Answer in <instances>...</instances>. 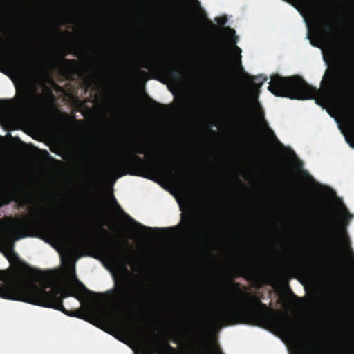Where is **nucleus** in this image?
<instances>
[{
    "mask_svg": "<svg viewBox=\"0 0 354 354\" xmlns=\"http://www.w3.org/2000/svg\"><path fill=\"white\" fill-rule=\"evenodd\" d=\"M189 344L180 350L171 346L167 340L158 341L156 352L158 354H224L216 342H202L207 339V333L197 329L194 330Z\"/></svg>",
    "mask_w": 354,
    "mask_h": 354,
    "instance_id": "8",
    "label": "nucleus"
},
{
    "mask_svg": "<svg viewBox=\"0 0 354 354\" xmlns=\"http://www.w3.org/2000/svg\"><path fill=\"white\" fill-rule=\"evenodd\" d=\"M8 261L11 267L0 271V297L39 306L36 304L37 301L48 299L43 295V292L48 294L58 287L54 285L52 279L41 272L35 276L40 286L30 281L28 274L30 268L15 254L8 258Z\"/></svg>",
    "mask_w": 354,
    "mask_h": 354,
    "instance_id": "2",
    "label": "nucleus"
},
{
    "mask_svg": "<svg viewBox=\"0 0 354 354\" xmlns=\"http://www.w3.org/2000/svg\"><path fill=\"white\" fill-rule=\"evenodd\" d=\"M194 220L192 216H188L185 221H184V227L187 232H193L194 230Z\"/></svg>",
    "mask_w": 354,
    "mask_h": 354,
    "instance_id": "19",
    "label": "nucleus"
},
{
    "mask_svg": "<svg viewBox=\"0 0 354 354\" xmlns=\"http://www.w3.org/2000/svg\"><path fill=\"white\" fill-rule=\"evenodd\" d=\"M270 79L268 89L275 96L299 100L315 99L319 104L316 97L321 94V91L308 84L301 77H284L274 74Z\"/></svg>",
    "mask_w": 354,
    "mask_h": 354,
    "instance_id": "6",
    "label": "nucleus"
},
{
    "mask_svg": "<svg viewBox=\"0 0 354 354\" xmlns=\"http://www.w3.org/2000/svg\"><path fill=\"white\" fill-rule=\"evenodd\" d=\"M245 75L251 80H256L258 83L253 82V84L256 86L257 88H260L262 86L263 83L267 81L268 78L266 76L263 75H259L257 76H250L248 73H245Z\"/></svg>",
    "mask_w": 354,
    "mask_h": 354,
    "instance_id": "17",
    "label": "nucleus"
},
{
    "mask_svg": "<svg viewBox=\"0 0 354 354\" xmlns=\"http://www.w3.org/2000/svg\"><path fill=\"white\" fill-rule=\"evenodd\" d=\"M120 211L127 219H129L133 224L136 225L138 227L143 229L145 230H147V231H151L153 230L151 227L144 226L143 225L137 222L136 220L131 218L128 214L124 213V212L123 210L120 209Z\"/></svg>",
    "mask_w": 354,
    "mask_h": 354,
    "instance_id": "18",
    "label": "nucleus"
},
{
    "mask_svg": "<svg viewBox=\"0 0 354 354\" xmlns=\"http://www.w3.org/2000/svg\"><path fill=\"white\" fill-rule=\"evenodd\" d=\"M233 52L235 57V61L239 64L240 67H241V49L237 46L236 44L233 46Z\"/></svg>",
    "mask_w": 354,
    "mask_h": 354,
    "instance_id": "20",
    "label": "nucleus"
},
{
    "mask_svg": "<svg viewBox=\"0 0 354 354\" xmlns=\"http://www.w3.org/2000/svg\"><path fill=\"white\" fill-rule=\"evenodd\" d=\"M40 210L41 211L42 213H46V210L43 207H40Z\"/></svg>",
    "mask_w": 354,
    "mask_h": 354,
    "instance_id": "31",
    "label": "nucleus"
},
{
    "mask_svg": "<svg viewBox=\"0 0 354 354\" xmlns=\"http://www.w3.org/2000/svg\"><path fill=\"white\" fill-rule=\"evenodd\" d=\"M212 234H213L212 227H208V230L206 232V236L207 238H209L212 236Z\"/></svg>",
    "mask_w": 354,
    "mask_h": 354,
    "instance_id": "26",
    "label": "nucleus"
},
{
    "mask_svg": "<svg viewBox=\"0 0 354 354\" xmlns=\"http://www.w3.org/2000/svg\"><path fill=\"white\" fill-rule=\"evenodd\" d=\"M0 104H1L2 105H3V102L2 100H0Z\"/></svg>",
    "mask_w": 354,
    "mask_h": 354,
    "instance_id": "34",
    "label": "nucleus"
},
{
    "mask_svg": "<svg viewBox=\"0 0 354 354\" xmlns=\"http://www.w3.org/2000/svg\"><path fill=\"white\" fill-rule=\"evenodd\" d=\"M227 288L236 292L242 301L225 305L214 311L211 316L213 325L252 324L263 326L288 337L295 334L296 324L288 314L269 308L258 297L243 290L239 283L230 281Z\"/></svg>",
    "mask_w": 354,
    "mask_h": 354,
    "instance_id": "1",
    "label": "nucleus"
},
{
    "mask_svg": "<svg viewBox=\"0 0 354 354\" xmlns=\"http://www.w3.org/2000/svg\"><path fill=\"white\" fill-rule=\"evenodd\" d=\"M17 107L27 113H44L46 111L44 97L37 92L32 84H24L17 91Z\"/></svg>",
    "mask_w": 354,
    "mask_h": 354,
    "instance_id": "10",
    "label": "nucleus"
},
{
    "mask_svg": "<svg viewBox=\"0 0 354 354\" xmlns=\"http://www.w3.org/2000/svg\"><path fill=\"white\" fill-rule=\"evenodd\" d=\"M217 22H218L220 25L223 26V25H224V24H225V22H226V19H218V20H217Z\"/></svg>",
    "mask_w": 354,
    "mask_h": 354,
    "instance_id": "28",
    "label": "nucleus"
},
{
    "mask_svg": "<svg viewBox=\"0 0 354 354\" xmlns=\"http://www.w3.org/2000/svg\"><path fill=\"white\" fill-rule=\"evenodd\" d=\"M100 231L104 234H106V235H109V232L104 227H100Z\"/></svg>",
    "mask_w": 354,
    "mask_h": 354,
    "instance_id": "29",
    "label": "nucleus"
},
{
    "mask_svg": "<svg viewBox=\"0 0 354 354\" xmlns=\"http://www.w3.org/2000/svg\"><path fill=\"white\" fill-rule=\"evenodd\" d=\"M11 221V238L15 241L32 236L36 228L41 230L48 240L59 245L68 241L79 245L80 239L85 238L79 233L77 223L71 221L59 220L55 225H51L48 222L35 220L29 215L12 218Z\"/></svg>",
    "mask_w": 354,
    "mask_h": 354,
    "instance_id": "4",
    "label": "nucleus"
},
{
    "mask_svg": "<svg viewBox=\"0 0 354 354\" xmlns=\"http://www.w3.org/2000/svg\"><path fill=\"white\" fill-rule=\"evenodd\" d=\"M335 32L336 28L331 20L317 19L315 21L313 31L315 39H312L310 32H308V38L310 40V43L314 46L319 47L320 44L327 46L335 55L336 48L333 38Z\"/></svg>",
    "mask_w": 354,
    "mask_h": 354,
    "instance_id": "11",
    "label": "nucleus"
},
{
    "mask_svg": "<svg viewBox=\"0 0 354 354\" xmlns=\"http://www.w3.org/2000/svg\"><path fill=\"white\" fill-rule=\"evenodd\" d=\"M151 108L156 111H160L159 108L162 106V105L153 100H151Z\"/></svg>",
    "mask_w": 354,
    "mask_h": 354,
    "instance_id": "22",
    "label": "nucleus"
},
{
    "mask_svg": "<svg viewBox=\"0 0 354 354\" xmlns=\"http://www.w3.org/2000/svg\"><path fill=\"white\" fill-rule=\"evenodd\" d=\"M326 231L325 236L326 239L333 244L341 243L345 245L350 250L349 244L346 243L344 235L346 234L345 229L337 224L333 216H329L326 223Z\"/></svg>",
    "mask_w": 354,
    "mask_h": 354,
    "instance_id": "13",
    "label": "nucleus"
},
{
    "mask_svg": "<svg viewBox=\"0 0 354 354\" xmlns=\"http://www.w3.org/2000/svg\"><path fill=\"white\" fill-rule=\"evenodd\" d=\"M12 201H15L19 207H24L31 203V199L29 196H19L16 191H3L0 194V207L8 205Z\"/></svg>",
    "mask_w": 354,
    "mask_h": 354,
    "instance_id": "15",
    "label": "nucleus"
},
{
    "mask_svg": "<svg viewBox=\"0 0 354 354\" xmlns=\"http://www.w3.org/2000/svg\"><path fill=\"white\" fill-rule=\"evenodd\" d=\"M149 297L146 294H141L140 297L133 299V304L139 307L146 308L149 304Z\"/></svg>",
    "mask_w": 354,
    "mask_h": 354,
    "instance_id": "16",
    "label": "nucleus"
},
{
    "mask_svg": "<svg viewBox=\"0 0 354 354\" xmlns=\"http://www.w3.org/2000/svg\"><path fill=\"white\" fill-rule=\"evenodd\" d=\"M259 116L261 118H263V117H264V114L261 110H260Z\"/></svg>",
    "mask_w": 354,
    "mask_h": 354,
    "instance_id": "30",
    "label": "nucleus"
},
{
    "mask_svg": "<svg viewBox=\"0 0 354 354\" xmlns=\"http://www.w3.org/2000/svg\"><path fill=\"white\" fill-rule=\"evenodd\" d=\"M207 24L209 25V26H210V28L213 30H216L217 29V26L216 25H214L212 21H207Z\"/></svg>",
    "mask_w": 354,
    "mask_h": 354,
    "instance_id": "27",
    "label": "nucleus"
},
{
    "mask_svg": "<svg viewBox=\"0 0 354 354\" xmlns=\"http://www.w3.org/2000/svg\"><path fill=\"white\" fill-rule=\"evenodd\" d=\"M71 279L74 283L71 282L58 285L57 288H55L53 292L48 294L43 292L44 295L47 296V297H48V299L39 300V301H37V304H39V306L59 310L68 316L76 317L86 320V316L82 310L79 309L68 311L63 306V300L66 297H73L82 302L83 294H94L93 292L88 290L85 286L77 279L75 275H73Z\"/></svg>",
    "mask_w": 354,
    "mask_h": 354,
    "instance_id": "7",
    "label": "nucleus"
},
{
    "mask_svg": "<svg viewBox=\"0 0 354 354\" xmlns=\"http://www.w3.org/2000/svg\"><path fill=\"white\" fill-rule=\"evenodd\" d=\"M168 230V229H167V228L161 229V230H164V231H165V230Z\"/></svg>",
    "mask_w": 354,
    "mask_h": 354,
    "instance_id": "36",
    "label": "nucleus"
},
{
    "mask_svg": "<svg viewBox=\"0 0 354 354\" xmlns=\"http://www.w3.org/2000/svg\"><path fill=\"white\" fill-rule=\"evenodd\" d=\"M131 149V152L124 160H118L110 167V171L117 178L129 173L153 180L156 178H168L180 183L186 182L185 174L176 167H169L162 162H148L138 156L149 155L153 160H159L162 155L158 148L137 141Z\"/></svg>",
    "mask_w": 354,
    "mask_h": 354,
    "instance_id": "3",
    "label": "nucleus"
},
{
    "mask_svg": "<svg viewBox=\"0 0 354 354\" xmlns=\"http://www.w3.org/2000/svg\"><path fill=\"white\" fill-rule=\"evenodd\" d=\"M265 125L266 126V131H267V134H268V136L269 137V138H270L271 140H277V138L274 133V131L270 129L266 122L265 121H263Z\"/></svg>",
    "mask_w": 354,
    "mask_h": 354,
    "instance_id": "21",
    "label": "nucleus"
},
{
    "mask_svg": "<svg viewBox=\"0 0 354 354\" xmlns=\"http://www.w3.org/2000/svg\"><path fill=\"white\" fill-rule=\"evenodd\" d=\"M190 5L195 8H200V2L198 0H190L189 1Z\"/></svg>",
    "mask_w": 354,
    "mask_h": 354,
    "instance_id": "23",
    "label": "nucleus"
},
{
    "mask_svg": "<svg viewBox=\"0 0 354 354\" xmlns=\"http://www.w3.org/2000/svg\"><path fill=\"white\" fill-rule=\"evenodd\" d=\"M173 342L176 344H178V341L176 338L174 339Z\"/></svg>",
    "mask_w": 354,
    "mask_h": 354,
    "instance_id": "33",
    "label": "nucleus"
},
{
    "mask_svg": "<svg viewBox=\"0 0 354 354\" xmlns=\"http://www.w3.org/2000/svg\"><path fill=\"white\" fill-rule=\"evenodd\" d=\"M115 203H116V205H117L119 209H120V205H118V204L116 202H115Z\"/></svg>",
    "mask_w": 354,
    "mask_h": 354,
    "instance_id": "35",
    "label": "nucleus"
},
{
    "mask_svg": "<svg viewBox=\"0 0 354 354\" xmlns=\"http://www.w3.org/2000/svg\"><path fill=\"white\" fill-rule=\"evenodd\" d=\"M62 56L48 55L45 61L41 62L35 57H17L13 53L10 45L0 43V66L4 68L18 74L37 73L41 71L43 66L58 70L62 75L70 79L76 73L77 62L75 59H65Z\"/></svg>",
    "mask_w": 354,
    "mask_h": 354,
    "instance_id": "5",
    "label": "nucleus"
},
{
    "mask_svg": "<svg viewBox=\"0 0 354 354\" xmlns=\"http://www.w3.org/2000/svg\"><path fill=\"white\" fill-rule=\"evenodd\" d=\"M345 139L346 142L348 143L351 147L354 148V141L348 136H346Z\"/></svg>",
    "mask_w": 354,
    "mask_h": 354,
    "instance_id": "25",
    "label": "nucleus"
},
{
    "mask_svg": "<svg viewBox=\"0 0 354 354\" xmlns=\"http://www.w3.org/2000/svg\"><path fill=\"white\" fill-rule=\"evenodd\" d=\"M96 250L103 259L114 267L126 266L134 260L133 249L127 242L107 241L97 245Z\"/></svg>",
    "mask_w": 354,
    "mask_h": 354,
    "instance_id": "9",
    "label": "nucleus"
},
{
    "mask_svg": "<svg viewBox=\"0 0 354 354\" xmlns=\"http://www.w3.org/2000/svg\"><path fill=\"white\" fill-rule=\"evenodd\" d=\"M141 67L148 70L157 71L174 83L180 82L185 77L184 72L178 67L169 64L166 57L163 55L145 59Z\"/></svg>",
    "mask_w": 354,
    "mask_h": 354,
    "instance_id": "12",
    "label": "nucleus"
},
{
    "mask_svg": "<svg viewBox=\"0 0 354 354\" xmlns=\"http://www.w3.org/2000/svg\"><path fill=\"white\" fill-rule=\"evenodd\" d=\"M244 110V106L243 105V104H236V111L239 113H243Z\"/></svg>",
    "mask_w": 354,
    "mask_h": 354,
    "instance_id": "24",
    "label": "nucleus"
},
{
    "mask_svg": "<svg viewBox=\"0 0 354 354\" xmlns=\"http://www.w3.org/2000/svg\"><path fill=\"white\" fill-rule=\"evenodd\" d=\"M143 354H149V352L147 350H143L142 351Z\"/></svg>",
    "mask_w": 354,
    "mask_h": 354,
    "instance_id": "32",
    "label": "nucleus"
},
{
    "mask_svg": "<svg viewBox=\"0 0 354 354\" xmlns=\"http://www.w3.org/2000/svg\"><path fill=\"white\" fill-rule=\"evenodd\" d=\"M107 294L111 295V299L119 304H126L130 298L129 288L125 280L119 282L115 279L114 288L109 290Z\"/></svg>",
    "mask_w": 354,
    "mask_h": 354,
    "instance_id": "14",
    "label": "nucleus"
}]
</instances>
